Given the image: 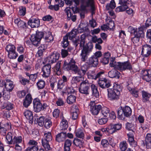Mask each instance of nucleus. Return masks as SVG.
<instances>
[{
    "label": "nucleus",
    "instance_id": "nucleus-56",
    "mask_svg": "<svg viewBox=\"0 0 151 151\" xmlns=\"http://www.w3.org/2000/svg\"><path fill=\"white\" fill-rule=\"evenodd\" d=\"M113 89L115 91H118L120 94V91L122 90V87L119 85L116 84L114 85Z\"/></svg>",
    "mask_w": 151,
    "mask_h": 151
},
{
    "label": "nucleus",
    "instance_id": "nucleus-36",
    "mask_svg": "<svg viewBox=\"0 0 151 151\" xmlns=\"http://www.w3.org/2000/svg\"><path fill=\"white\" fill-rule=\"evenodd\" d=\"M76 97L75 96L70 95L67 99V102L69 104H72L76 102Z\"/></svg>",
    "mask_w": 151,
    "mask_h": 151
},
{
    "label": "nucleus",
    "instance_id": "nucleus-24",
    "mask_svg": "<svg viewBox=\"0 0 151 151\" xmlns=\"http://www.w3.org/2000/svg\"><path fill=\"white\" fill-rule=\"evenodd\" d=\"M67 137V134L66 132H61L56 135V140L58 142L64 141Z\"/></svg>",
    "mask_w": 151,
    "mask_h": 151
},
{
    "label": "nucleus",
    "instance_id": "nucleus-8",
    "mask_svg": "<svg viewBox=\"0 0 151 151\" xmlns=\"http://www.w3.org/2000/svg\"><path fill=\"white\" fill-rule=\"evenodd\" d=\"M144 27H141L137 30V32L134 34V37L131 38L132 41L134 43H137L139 42L140 38L144 37Z\"/></svg>",
    "mask_w": 151,
    "mask_h": 151
},
{
    "label": "nucleus",
    "instance_id": "nucleus-5",
    "mask_svg": "<svg viewBox=\"0 0 151 151\" xmlns=\"http://www.w3.org/2000/svg\"><path fill=\"white\" fill-rule=\"evenodd\" d=\"M44 138L42 140V145L46 150H49L51 149L49 142L52 140V137L50 132H48L44 134Z\"/></svg>",
    "mask_w": 151,
    "mask_h": 151
},
{
    "label": "nucleus",
    "instance_id": "nucleus-29",
    "mask_svg": "<svg viewBox=\"0 0 151 151\" xmlns=\"http://www.w3.org/2000/svg\"><path fill=\"white\" fill-rule=\"evenodd\" d=\"M30 40L32 44L35 46L37 47L40 44V40L39 38H38L35 35H31Z\"/></svg>",
    "mask_w": 151,
    "mask_h": 151
},
{
    "label": "nucleus",
    "instance_id": "nucleus-35",
    "mask_svg": "<svg viewBox=\"0 0 151 151\" xmlns=\"http://www.w3.org/2000/svg\"><path fill=\"white\" fill-rule=\"evenodd\" d=\"M77 29H73L70 32L67 34L65 36H67L68 38H69L70 40H72L76 37L77 34Z\"/></svg>",
    "mask_w": 151,
    "mask_h": 151
},
{
    "label": "nucleus",
    "instance_id": "nucleus-46",
    "mask_svg": "<svg viewBox=\"0 0 151 151\" xmlns=\"http://www.w3.org/2000/svg\"><path fill=\"white\" fill-rule=\"evenodd\" d=\"M115 3L114 0H112L109 4H107L106 6V9L107 10H110V9H113L115 7Z\"/></svg>",
    "mask_w": 151,
    "mask_h": 151
},
{
    "label": "nucleus",
    "instance_id": "nucleus-49",
    "mask_svg": "<svg viewBox=\"0 0 151 151\" xmlns=\"http://www.w3.org/2000/svg\"><path fill=\"white\" fill-rule=\"evenodd\" d=\"M46 32H43L37 31L36 32V34L35 35L38 38H39V39L41 40L42 38H44L45 33Z\"/></svg>",
    "mask_w": 151,
    "mask_h": 151
},
{
    "label": "nucleus",
    "instance_id": "nucleus-17",
    "mask_svg": "<svg viewBox=\"0 0 151 151\" xmlns=\"http://www.w3.org/2000/svg\"><path fill=\"white\" fill-rule=\"evenodd\" d=\"M28 24L31 28L38 27L40 25V21L39 19L37 18H32L30 19L29 20Z\"/></svg>",
    "mask_w": 151,
    "mask_h": 151
},
{
    "label": "nucleus",
    "instance_id": "nucleus-50",
    "mask_svg": "<svg viewBox=\"0 0 151 151\" xmlns=\"http://www.w3.org/2000/svg\"><path fill=\"white\" fill-rule=\"evenodd\" d=\"M45 121V117L41 116L39 119H37V122L38 125L40 126H42L44 125Z\"/></svg>",
    "mask_w": 151,
    "mask_h": 151
},
{
    "label": "nucleus",
    "instance_id": "nucleus-18",
    "mask_svg": "<svg viewBox=\"0 0 151 151\" xmlns=\"http://www.w3.org/2000/svg\"><path fill=\"white\" fill-rule=\"evenodd\" d=\"M70 9V7H67L65 10L66 13L67 19L68 20H71L73 22H75L76 20V15L71 12Z\"/></svg>",
    "mask_w": 151,
    "mask_h": 151
},
{
    "label": "nucleus",
    "instance_id": "nucleus-37",
    "mask_svg": "<svg viewBox=\"0 0 151 151\" xmlns=\"http://www.w3.org/2000/svg\"><path fill=\"white\" fill-rule=\"evenodd\" d=\"M73 143L77 147L81 148L83 147L84 141L83 140L75 138L73 141Z\"/></svg>",
    "mask_w": 151,
    "mask_h": 151
},
{
    "label": "nucleus",
    "instance_id": "nucleus-15",
    "mask_svg": "<svg viewBox=\"0 0 151 151\" xmlns=\"http://www.w3.org/2000/svg\"><path fill=\"white\" fill-rule=\"evenodd\" d=\"M122 125L120 123L114 124H110L108 126V130L109 133L110 134H113L117 130H120L122 127Z\"/></svg>",
    "mask_w": 151,
    "mask_h": 151
},
{
    "label": "nucleus",
    "instance_id": "nucleus-26",
    "mask_svg": "<svg viewBox=\"0 0 151 151\" xmlns=\"http://www.w3.org/2000/svg\"><path fill=\"white\" fill-rule=\"evenodd\" d=\"M44 39L46 42H51L54 40L53 37L51 33L49 32H46L45 33Z\"/></svg>",
    "mask_w": 151,
    "mask_h": 151
},
{
    "label": "nucleus",
    "instance_id": "nucleus-10",
    "mask_svg": "<svg viewBox=\"0 0 151 151\" xmlns=\"http://www.w3.org/2000/svg\"><path fill=\"white\" fill-rule=\"evenodd\" d=\"M89 68V66L86 63L81 65L80 69L76 65L75 74L78 75L84 76Z\"/></svg>",
    "mask_w": 151,
    "mask_h": 151
},
{
    "label": "nucleus",
    "instance_id": "nucleus-13",
    "mask_svg": "<svg viewBox=\"0 0 151 151\" xmlns=\"http://www.w3.org/2000/svg\"><path fill=\"white\" fill-rule=\"evenodd\" d=\"M151 53V46L147 44L142 46L141 54L145 57L149 56Z\"/></svg>",
    "mask_w": 151,
    "mask_h": 151
},
{
    "label": "nucleus",
    "instance_id": "nucleus-61",
    "mask_svg": "<svg viewBox=\"0 0 151 151\" xmlns=\"http://www.w3.org/2000/svg\"><path fill=\"white\" fill-rule=\"evenodd\" d=\"M128 31L132 34H134L137 32V28H134L132 26H129L128 28Z\"/></svg>",
    "mask_w": 151,
    "mask_h": 151
},
{
    "label": "nucleus",
    "instance_id": "nucleus-47",
    "mask_svg": "<svg viewBox=\"0 0 151 151\" xmlns=\"http://www.w3.org/2000/svg\"><path fill=\"white\" fill-rule=\"evenodd\" d=\"M78 76H74L72 80L76 82H80L81 81H84V76L78 75Z\"/></svg>",
    "mask_w": 151,
    "mask_h": 151
},
{
    "label": "nucleus",
    "instance_id": "nucleus-1",
    "mask_svg": "<svg viewBox=\"0 0 151 151\" xmlns=\"http://www.w3.org/2000/svg\"><path fill=\"white\" fill-rule=\"evenodd\" d=\"M86 35L83 34L80 37V40L79 39H76L73 40V45L76 48L78 47V45L79 44V50L83 49L80 54L81 60L84 62L88 58V56L90 53L91 52L93 48V45L92 42H89L85 45V43Z\"/></svg>",
    "mask_w": 151,
    "mask_h": 151
},
{
    "label": "nucleus",
    "instance_id": "nucleus-34",
    "mask_svg": "<svg viewBox=\"0 0 151 151\" xmlns=\"http://www.w3.org/2000/svg\"><path fill=\"white\" fill-rule=\"evenodd\" d=\"M104 75V71H101L95 75V76H93L92 77V78L95 80H96L97 78H99V82L100 80H103L104 78H103V76Z\"/></svg>",
    "mask_w": 151,
    "mask_h": 151
},
{
    "label": "nucleus",
    "instance_id": "nucleus-62",
    "mask_svg": "<svg viewBox=\"0 0 151 151\" xmlns=\"http://www.w3.org/2000/svg\"><path fill=\"white\" fill-rule=\"evenodd\" d=\"M3 118L7 119H9L10 116V115L9 111H4V114L3 115Z\"/></svg>",
    "mask_w": 151,
    "mask_h": 151
},
{
    "label": "nucleus",
    "instance_id": "nucleus-55",
    "mask_svg": "<svg viewBox=\"0 0 151 151\" xmlns=\"http://www.w3.org/2000/svg\"><path fill=\"white\" fill-rule=\"evenodd\" d=\"M38 148L37 145H34L33 146H29L26 151H37Z\"/></svg>",
    "mask_w": 151,
    "mask_h": 151
},
{
    "label": "nucleus",
    "instance_id": "nucleus-6",
    "mask_svg": "<svg viewBox=\"0 0 151 151\" xmlns=\"http://www.w3.org/2000/svg\"><path fill=\"white\" fill-rule=\"evenodd\" d=\"M33 104L34 110L36 112H39L41 110H44L48 107L46 104L44 103L42 105L40 100L37 98L34 99Z\"/></svg>",
    "mask_w": 151,
    "mask_h": 151
},
{
    "label": "nucleus",
    "instance_id": "nucleus-53",
    "mask_svg": "<svg viewBox=\"0 0 151 151\" xmlns=\"http://www.w3.org/2000/svg\"><path fill=\"white\" fill-rule=\"evenodd\" d=\"M8 57L9 58L11 59H15L18 56V54L16 53L15 51H12L8 53Z\"/></svg>",
    "mask_w": 151,
    "mask_h": 151
},
{
    "label": "nucleus",
    "instance_id": "nucleus-51",
    "mask_svg": "<svg viewBox=\"0 0 151 151\" xmlns=\"http://www.w3.org/2000/svg\"><path fill=\"white\" fill-rule=\"evenodd\" d=\"M6 50L9 53L11 51H14L15 50V47L13 45H8L6 46Z\"/></svg>",
    "mask_w": 151,
    "mask_h": 151
},
{
    "label": "nucleus",
    "instance_id": "nucleus-14",
    "mask_svg": "<svg viewBox=\"0 0 151 151\" xmlns=\"http://www.w3.org/2000/svg\"><path fill=\"white\" fill-rule=\"evenodd\" d=\"M51 66L50 64L44 65L42 69V76L43 78L48 77L50 73Z\"/></svg>",
    "mask_w": 151,
    "mask_h": 151
},
{
    "label": "nucleus",
    "instance_id": "nucleus-11",
    "mask_svg": "<svg viewBox=\"0 0 151 151\" xmlns=\"http://www.w3.org/2000/svg\"><path fill=\"white\" fill-rule=\"evenodd\" d=\"M108 96L109 100L111 101L118 100L119 98L120 94L118 91H115L112 89L108 88Z\"/></svg>",
    "mask_w": 151,
    "mask_h": 151
},
{
    "label": "nucleus",
    "instance_id": "nucleus-42",
    "mask_svg": "<svg viewBox=\"0 0 151 151\" xmlns=\"http://www.w3.org/2000/svg\"><path fill=\"white\" fill-rule=\"evenodd\" d=\"M127 5V4L121 5V6L117 7L116 9V11L117 12L124 11L128 8Z\"/></svg>",
    "mask_w": 151,
    "mask_h": 151
},
{
    "label": "nucleus",
    "instance_id": "nucleus-19",
    "mask_svg": "<svg viewBox=\"0 0 151 151\" xmlns=\"http://www.w3.org/2000/svg\"><path fill=\"white\" fill-rule=\"evenodd\" d=\"M98 84L100 87L102 88H109L111 85V81L105 78L103 80H100Z\"/></svg>",
    "mask_w": 151,
    "mask_h": 151
},
{
    "label": "nucleus",
    "instance_id": "nucleus-28",
    "mask_svg": "<svg viewBox=\"0 0 151 151\" xmlns=\"http://www.w3.org/2000/svg\"><path fill=\"white\" fill-rule=\"evenodd\" d=\"M61 61H59L54 67V70L55 73L58 76L61 73Z\"/></svg>",
    "mask_w": 151,
    "mask_h": 151
},
{
    "label": "nucleus",
    "instance_id": "nucleus-60",
    "mask_svg": "<svg viewBox=\"0 0 151 151\" xmlns=\"http://www.w3.org/2000/svg\"><path fill=\"white\" fill-rule=\"evenodd\" d=\"M108 121V119L107 118H101L99 119L98 120V122L99 124L101 125H103L106 124Z\"/></svg>",
    "mask_w": 151,
    "mask_h": 151
},
{
    "label": "nucleus",
    "instance_id": "nucleus-57",
    "mask_svg": "<svg viewBox=\"0 0 151 151\" xmlns=\"http://www.w3.org/2000/svg\"><path fill=\"white\" fill-rule=\"evenodd\" d=\"M64 86V83L62 80H59L57 83L58 89L61 90L63 89Z\"/></svg>",
    "mask_w": 151,
    "mask_h": 151
},
{
    "label": "nucleus",
    "instance_id": "nucleus-40",
    "mask_svg": "<svg viewBox=\"0 0 151 151\" xmlns=\"http://www.w3.org/2000/svg\"><path fill=\"white\" fill-rule=\"evenodd\" d=\"M60 127L62 130H65L68 127V122L67 121L64 119H63L60 124Z\"/></svg>",
    "mask_w": 151,
    "mask_h": 151
},
{
    "label": "nucleus",
    "instance_id": "nucleus-38",
    "mask_svg": "<svg viewBox=\"0 0 151 151\" xmlns=\"http://www.w3.org/2000/svg\"><path fill=\"white\" fill-rule=\"evenodd\" d=\"M52 122L51 120V118L48 117L45 119L44 125L45 127L47 129H49L52 125Z\"/></svg>",
    "mask_w": 151,
    "mask_h": 151
},
{
    "label": "nucleus",
    "instance_id": "nucleus-23",
    "mask_svg": "<svg viewBox=\"0 0 151 151\" xmlns=\"http://www.w3.org/2000/svg\"><path fill=\"white\" fill-rule=\"evenodd\" d=\"M128 145L126 141L124 140L121 141L119 145V147L121 151H131L130 148H128Z\"/></svg>",
    "mask_w": 151,
    "mask_h": 151
},
{
    "label": "nucleus",
    "instance_id": "nucleus-59",
    "mask_svg": "<svg viewBox=\"0 0 151 151\" xmlns=\"http://www.w3.org/2000/svg\"><path fill=\"white\" fill-rule=\"evenodd\" d=\"M26 8L25 7L21 6L19 14L20 15L24 16L26 13Z\"/></svg>",
    "mask_w": 151,
    "mask_h": 151
},
{
    "label": "nucleus",
    "instance_id": "nucleus-30",
    "mask_svg": "<svg viewBox=\"0 0 151 151\" xmlns=\"http://www.w3.org/2000/svg\"><path fill=\"white\" fill-rule=\"evenodd\" d=\"M24 114L26 118L29 120L31 123L33 122L34 117L32 111L29 110H27L24 112Z\"/></svg>",
    "mask_w": 151,
    "mask_h": 151
},
{
    "label": "nucleus",
    "instance_id": "nucleus-64",
    "mask_svg": "<svg viewBox=\"0 0 151 151\" xmlns=\"http://www.w3.org/2000/svg\"><path fill=\"white\" fill-rule=\"evenodd\" d=\"M108 26L109 29L110 30H113L115 28L114 23L113 21H110Z\"/></svg>",
    "mask_w": 151,
    "mask_h": 151
},
{
    "label": "nucleus",
    "instance_id": "nucleus-54",
    "mask_svg": "<svg viewBox=\"0 0 151 151\" xmlns=\"http://www.w3.org/2000/svg\"><path fill=\"white\" fill-rule=\"evenodd\" d=\"M22 141V137L21 136L14 137L12 141V144L19 143Z\"/></svg>",
    "mask_w": 151,
    "mask_h": 151
},
{
    "label": "nucleus",
    "instance_id": "nucleus-3",
    "mask_svg": "<svg viewBox=\"0 0 151 151\" xmlns=\"http://www.w3.org/2000/svg\"><path fill=\"white\" fill-rule=\"evenodd\" d=\"M132 110L128 106H126L122 109L117 110L118 117L119 119L123 120L125 117H128L131 115Z\"/></svg>",
    "mask_w": 151,
    "mask_h": 151
},
{
    "label": "nucleus",
    "instance_id": "nucleus-2",
    "mask_svg": "<svg viewBox=\"0 0 151 151\" xmlns=\"http://www.w3.org/2000/svg\"><path fill=\"white\" fill-rule=\"evenodd\" d=\"M91 84L87 80L82 81L80 84V87L79 88V92L86 95L89 94Z\"/></svg>",
    "mask_w": 151,
    "mask_h": 151
},
{
    "label": "nucleus",
    "instance_id": "nucleus-45",
    "mask_svg": "<svg viewBox=\"0 0 151 151\" xmlns=\"http://www.w3.org/2000/svg\"><path fill=\"white\" fill-rule=\"evenodd\" d=\"M6 138L8 144L10 145L12 144V135L11 132H9L7 134Z\"/></svg>",
    "mask_w": 151,
    "mask_h": 151
},
{
    "label": "nucleus",
    "instance_id": "nucleus-44",
    "mask_svg": "<svg viewBox=\"0 0 151 151\" xmlns=\"http://www.w3.org/2000/svg\"><path fill=\"white\" fill-rule=\"evenodd\" d=\"M62 44L63 47H68L69 44L68 41V37L67 36H65L63 37V40L62 42Z\"/></svg>",
    "mask_w": 151,
    "mask_h": 151
},
{
    "label": "nucleus",
    "instance_id": "nucleus-7",
    "mask_svg": "<svg viewBox=\"0 0 151 151\" xmlns=\"http://www.w3.org/2000/svg\"><path fill=\"white\" fill-rule=\"evenodd\" d=\"M80 1L81 4V8L82 10L86 11L87 7H90L92 13H93V12L95 10L93 0H80Z\"/></svg>",
    "mask_w": 151,
    "mask_h": 151
},
{
    "label": "nucleus",
    "instance_id": "nucleus-31",
    "mask_svg": "<svg viewBox=\"0 0 151 151\" xmlns=\"http://www.w3.org/2000/svg\"><path fill=\"white\" fill-rule=\"evenodd\" d=\"M91 88L93 96L96 98L98 97L99 96V93L97 87L94 84H91Z\"/></svg>",
    "mask_w": 151,
    "mask_h": 151
},
{
    "label": "nucleus",
    "instance_id": "nucleus-16",
    "mask_svg": "<svg viewBox=\"0 0 151 151\" xmlns=\"http://www.w3.org/2000/svg\"><path fill=\"white\" fill-rule=\"evenodd\" d=\"M142 78L147 82L151 81V70H142L141 72Z\"/></svg>",
    "mask_w": 151,
    "mask_h": 151
},
{
    "label": "nucleus",
    "instance_id": "nucleus-32",
    "mask_svg": "<svg viewBox=\"0 0 151 151\" xmlns=\"http://www.w3.org/2000/svg\"><path fill=\"white\" fill-rule=\"evenodd\" d=\"M5 87L7 91H12L14 87L12 82L9 80H6V84Z\"/></svg>",
    "mask_w": 151,
    "mask_h": 151
},
{
    "label": "nucleus",
    "instance_id": "nucleus-12",
    "mask_svg": "<svg viewBox=\"0 0 151 151\" xmlns=\"http://www.w3.org/2000/svg\"><path fill=\"white\" fill-rule=\"evenodd\" d=\"M90 111L94 115H97L101 109V106L100 105H96L94 101H91L89 104Z\"/></svg>",
    "mask_w": 151,
    "mask_h": 151
},
{
    "label": "nucleus",
    "instance_id": "nucleus-9",
    "mask_svg": "<svg viewBox=\"0 0 151 151\" xmlns=\"http://www.w3.org/2000/svg\"><path fill=\"white\" fill-rule=\"evenodd\" d=\"M115 66L116 69L121 71L132 69V65L129 61L117 62Z\"/></svg>",
    "mask_w": 151,
    "mask_h": 151
},
{
    "label": "nucleus",
    "instance_id": "nucleus-25",
    "mask_svg": "<svg viewBox=\"0 0 151 151\" xmlns=\"http://www.w3.org/2000/svg\"><path fill=\"white\" fill-rule=\"evenodd\" d=\"M79 109L78 107L75 106L71 109V112L72 119L73 120L76 119L78 117V112Z\"/></svg>",
    "mask_w": 151,
    "mask_h": 151
},
{
    "label": "nucleus",
    "instance_id": "nucleus-33",
    "mask_svg": "<svg viewBox=\"0 0 151 151\" xmlns=\"http://www.w3.org/2000/svg\"><path fill=\"white\" fill-rule=\"evenodd\" d=\"M72 141L69 139H67L65 142L64 145V151H70Z\"/></svg>",
    "mask_w": 151,
    "mask_h": 151
},
{
    "label": "nucleus",
    "instance_id": "nucleus-27",
    "mask_svg": "<svg viewBox=\"0 0 151 151\" xmlns=\"http://www.w3.org/2000/svg\"><path fill=\"white\" fill-rule=\"evenodd\" d=\"M120 73L117 70L114 69L109 71L108 75L109 77L111 78H119Z\"/></svg>",
    "mask_w": 151,
    "mask_h": 151
},
{
    "label": "nucleus",
    "instance_id": "nucleus-58",
    "mask_svg": "<svg viewBox=\"0 0 151 151\" xmlns=\"http://www.w3.org/2000/svg\"><path fill=\"white\" fill-rule=\"evenodd\" d=\"M134 128V125L132 123L127 122L126 124V128L128 130H132Z\"/></svg>",
    "mask_w": 151,
    "mask_h": 151
},
{
    "label": "nucleus",
    "instance_id": "nucleus-41",
    "mask_svg": "<svg viewBox=\"0 0 151 151\" xmlns=\"http://www.w3.org/2000/svg\"><path fill=\"white\" fill-rule=\"evenodd\" d=\"M142 94L143 97V101L146 102L149 100V99L150 96V94L145 91H142Z\"/></svg>",
    "mask_w": 151,
    "mask_h": 151
},
{
    "label": "nucleus",
    "instance_id": "nucleus-39",
    "mask_svg": "<svg viewBox=\"0 0 151 151\" xmlns=\"http://www.w3.org/2000/svg\"><path fill=\"white\" fill-rule=\"evenodd\" d=\"M76 135L77 137L82 139L84 138V134L83 130L81 129H79L76 131Z\"/></svg>",
    "mask_w": 151,
    "mask_h": 151
},
{
    "label": "nucleus",
    "instance_id": "nucleus-43",
    "mask_svg": "<svg viewBox=\"0 0 151 151\" xmlns=\"http://www.w3.org/2000/svg\"><path fill=\"white\" fill-rule=\"evenodd\" d=\"M45 85V83L43 80H39L37 83V85L38 89H43Z\"/></svg>",
    "mask_w": 151,
    "mask_h": 151
},
{
    "label": "nucleus",
    "instance_id": "nucleus-52",
    "mask_svg": "<svg viewBox=\"0 0 151 151\" xmlns=\"http://www.w3.org/2000/svg\"><path fill=\"white\" fill-rule=\"evenodd\" d=\"M66 92L68 93V94H71V95L76 94V91L73 88V87L67 88H66V91L63 92V95L64 93H66Z\"/></svg>",
    "mask_w": 151,
    "mask_h": 151
},
{
    "label": "nucleus",
    "instance_id": "nucleus-63",
    "mask_svg": "<svg viewBox=\"0 0 151 151\" xmlns=\"http://www.w3.org/2000/svg\"><path fill=\"white\" fill-rule=\"evenodd\" d=\"M60 111L59 109H55L54 110L53 113V115L54 117L56 118L58 117L60 114Z\"/></svg>",
    "mask_w": 151,
    "mask_h": 151
},
{
    "label": "nucleus",
    "instance_id": "nucleus-48",
    "mask_svg": "<svg viewBox=\"0 0 151 151\" xmlns=\"http://www.w3.org/2000/svg\"><path fill=\"white\" fill-rule=\"evenodd\" d=\"M101 109L102 114L104 116H107L109 115L110 111L109 108L105 107H103Z\"/></svg>",
    "mask_w": 151,
    "mask_h": 151
},
{
    "label": "nucleus",
    "instance_id": "nucleus-4",
    "mask_svg": "<svg viewBox=\"0 0 151 151\" xmlns=\"http://www.w3.org/2000/svg\"><path fill=\"white\" fill-rule=\"evenodd\" d=\"M76 62L72 59H71L68 62L66 60L64 61L62 67L63 70L69 71L71 70L75 74L76 65Z\"/></svg>",
    "mask_w": 151,
    "mask_h": 151
},
{
    "label": "nucleus",
    "instance_id": "nucleus-21",
    "mask_svg": "<svg viewBox=\"0 0 151 151\" xmlns=\"http://www.w3.org/2000/svg\"><path fill=\"white\" fill-rule=\"evenodd\" d=\"M86 63L89 66L96 67L98 64V60L96 57L92 56L87 60Z\"/></svg>",
    "mask_w": 151,
    "mask_h": 151
},
{
    "label": "nucleus",
    "instance_id": "nucleus-22",
    "mask_svg": "<svg viewBox=\"0 0 151 151\" xmlns=\"http://www.w3.org/2000/svg\"><path fill=\"white\" fill-rule=\"evenodd\" d=\"M32 100V99L31 94H27L24 100L23 106L26 108L31 103Z\"/></svg>",
    "mask_w": 151,
    "mask_h": 151
},
{
    "label": "nucleus",
    "instance_id": "nucleus-20",
    "mask_svg": "<svg viewBox=\"0 0 151 151\" xmlns=\"http://www.w3.org/2000/svg\"><path fill=\"white\" fill-rule=\"evenodd\" d=\"M60 54L58 53L53 52L48 57L49 64L51 65L55 63L60 57Z\"/></svg>",
    "mask_w": 151,
    "mask_h": 151
}]
</instances>
